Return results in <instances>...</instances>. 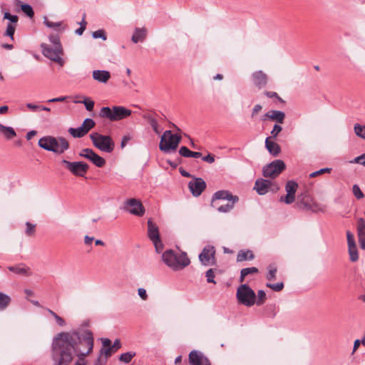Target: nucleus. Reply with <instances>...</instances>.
Instances as JSON below:
<instances>
[{
	"label": "nucleus",
	"instance_id": "aec40b11",
	"mask_svg": "<svg viewBox=\"0 0 365 365\" xmlns=\"http://www.w3.org/2000/svg\"><path fill=\"white\" fill-rule=\"evenodd\" d=\"M252 80L255 86L261 89L267 83V76L262 71H257L252 74Z\"/></svg>",
	"mask_w": 365,
	"mask_h": 365
},
{
	"label": "nucleus",
	"instance_id": "c85d7f7f",
	"mask_svg": "<svg viewBox=\"0 0 365 365\" xmlns=\"http://www.w3.org/2000/svg\"><path fill=\"white\" fill-rule=\"evenodd\" d=\"M179 154L185 158H200L202 156V153L200 152H193L190 150L187 147L182 146L179 150Z\"/></svg>",
	"mask_w": 365,
	"mask_h": 365
},
{
	"label": "nucleus",
	"instance_id": "c03bdc74",
	"mask_svg": "<svg viewBox=\"0 0 365 365\" xmlns=\"http://www.w3.org/2000/svg\"><path fill=\"white\" fill-rule=\"evenodd\" d=\"M47 311L53 317V318L55 319L56 323L58 325H59L60 327H63L65 326L66 324V322L64 321V319L61 317L60 316H58L56 313H55L53 311H52L51 309H47Z\"/></svg>",
	"mask_w": 365,
	"mask_h": 365
},
{
	"label": "nucleus",
	"instance_id": "7c9ffc66",
	"mask_svg": "<svg viewBox=\"0 0 365 365\" xmlns=\"http://www.w3.org/2000/svg\"><path fill=\"white\" fill-rule=\"evenodd\" d=\"M255 257L251 250H240L237 255V262H243L246 260H252Z\"/></svg>",
	"mask_w": 365,
	"mask_h": 365
},
{
	"label": "nucleus",
	"instance_id": "603ef678",
	"mask_svg": "<svg viewBox=\"0 0 365 365\" xmlns=\"http://www.w3.org/2000/svg\"><path fill=\"white\" fill-rule=\"evenodd\" d=\"M331 170V168H322L319 170H317L315 172H313L312 173L309 174V178H315L319 175H322V174H324V173H329Z\"/></svg>",
	"mask_w": 365,
	"mask_h": 365
},
{
	"label": "nucleus",
	"instance_id": "052dcab7",
	"mask_svg": "<svg viewBox=\"0 0 365 365\" xmlns=\"http://www.w3.org/2000/svg\"><path fill=\"white\" fill-rule=\"evenodd\" d=\"M264 95L267 96L268 98H276L278 99L279 102L283 103L284 101L278 96V94L276 92L273 91H265Z\"/></svg>",
	"mask_w": 365,
	"mask_h": 365
},
{
	"label": "nucleus",
	"instance_id": "ea45409f",
	"mask_svg": "<svg viewBox=\"0 0 365 365\" xmlns=\"http://www.w3.org/2000/svg\"><path fill=\"white\" fill-rule=\"evenodd\" d=\"M113 347H108V348H101L99 352V356L101 358H103V359H106L112 355L113 353Z\"/></svg>",
	"mask_w": 365,
	"mask_h": 365
},
{
	"label": "nucleus",
	"instance_id": "a19ab883",
	"mask_svg": "<svg viewBox=\"0 0 365 365\" xmlns=\"http://www.w3.org/2000/svg\"><path fill=\"white\" fill-rule=\"evenodd\" d=\"M235 203L236 202H234L233 201H228L227 204L221 205L219 207H217V211L223 213L229 212L234 208Z\"/></svg>",
	"mask_w": 365,
	"mask_h": 365
},
{
	"label": "nucleus",
	"instance_id": "c756f323",
	"mask_svg": "<svg viewBox=\"0 0 365 365\" xmlns=\"http://www.w3.org/2000/svg\"><path fill=\"white\" fill-rule=\"evenodd\" d=\"M11 302V298L9 295L0 292V312L6 310Z\"/></svg>",
	"mask_w": 365,
	"mask_h": 365
},
{
	"label": "nucleus",
	"instance_id": "f8f14e48",
	"mask_svg": "<svg viewBox=\"0 0 365 365\" xmlns=\"http://www.w3.org/2000/svg\"><path fill=\"white\" fill-rule=\"evenodd\" d=\"M123 210L139 217L143 216L145 212L142 202L135 198H130L126 200L123 205Z\"/></svg>",
	"mask_w": 365,
	"mask_h": 365
},
{
	"label": "nucleus",
	"instance_id": "4468645a",
	"mask_svg": "<svg viewBox=\"0 0 365 365\" xmlns=\"http://www.w3.org/2000/svg\"><path fill=\"white\" fill-rule=\"evenodd\" d=\"M81 157L85 158L87 160H90L93 164H94L98 168H102L106 164V160L96 153L91 148H84L79 153Z\"/></svg>",
	"mask_w": 365,
	"mask_h": 365
},
{
	"label": "nucleus",
	"instance_id": "2f4dec72",
	"mask_svg": "<svg viewBox=\"0 0 365 365\" xmlns=\"http://www.w3.org/2000/svg\"><path fill=\"white\" fill-rule=\"evenodd\" d=\"M0 133H2L6 139H11L16 135L14 129L12 127L5 126L0 124Z\"/></svg>",
	"mask_w": 365,
	"mask_h": 365
},
{
	"label": "nucleus",
	"instance_id": "3c124183",
	"mask_svg": "<svg viewBox=\"0 0 365 365\" xmlns=\"http://www.w3.org/2000/svg\"><path fill=\"white\" fill-rule=\"evenodd\" d=\"M266 298V294L263 290H259L257 292V300H256L255 303L257 305H262L264 304Z\"/></svg>",
	"mask_w": 365,
	"mask_h": 365
},
{
	"label": "nucleus",
	"instance_id": "79ce46f5",
	"mask_svg": "<svg viewBox=\"0 0 365 365\" xmlns=\"http://www.w3.org/2000/svg\"><path fill=\"white\" fill-rule=\"evenodd\" d=\"M358 236H365V220L361 217L357 220Z\"/></svg>",
	"mask_w": 365,
	"mask_h": 365
},
{
	"label": "nucleus",
	"instance_id": "f3484780",
	"mask_svg": "<svg viewBox=\"0 0 365 365\" xmlns=\"http://www.w3.org/2000/svg\"><path fill=\"white\" fill-rule=\"evenodd\" d=\"M189 363L190 365H211L208 358L197 350H192L189 354Z\"/></svg>",
	"mask_w": 365,
	"mask_h": 365
},
{
	"label": "nucleus",
	"instance_id": "9b49d317",
	"mask_svg": "<svg viewBox=\"0 0 365 365\" xmlns=\"http://www.w3.org/2000/svg\"><path fill=\"white\" fill-rule=\"evenodd\" d=\"M96 125L95 121L91 118H86L82 125L76 128H70L68 133L73 137L81 138L85 136L90 130H91Z\"/></svg>",
	"mask_w": 365,
	"mask_h": 365
},
{
	"label": "nucleus",
	"instance_id": "0eeeda50",
	"mask_svg": "<svg viewBox=\"0 0 365 365\" xmlns=\"http://www.w3.org/2000/svg\"><path fill=\"white\" fill-rule=\"evenodd\" d=\"M93 145L102 152L110 153L115 148V143L110 135L93 133L90 135Z\"/></svg>",
	"mask_w": 365,
	"mask_h": 365
},
{
	"label": "nucleus",
	"instance_id": "423d86ee",
	"mask_svg": "<svg viewBox=\"0 0 365 365\" xmlns=\"http://www.w3.org/2000/svg\"><path fill=\"white\" fill-rule=\"evenodd\" d=\"M181 140V135L173 134L171 130H165L161 136L159 149L165 153H169L178 148Z\"/></svg>",
	"mask_w": 365,
	"mask_h": 365
},
{
	"label": "nucleus",
	"instance_id": "39448f33",
	"mask_svg": "<svg viewBox=\"0 0 365 365\" xmlns=\"http://www.w3.org/2000/svg\"><path fill=\"white\" fill-rule=\"evenodd\" d=\"M132 111L123 106L103 107L99 112L101 118H107L110 121H118L131 115Z\"/></svg>",
	"mask_w": 365,
	"mask_h": 365
},
{
	"label": "nucleus",
	"instance_id": "680f3d73",
	"mask_svg": "<svg viewBox=\"0 0 365 365\" xmlns=\"http://www.w3.org/2000/svg\"><path fill=\"white\" fill-rule=\"evenodd\" d=\"M138 294L142 299L146 300L148 299V294L144 288H139L138 289Z\"/></svg>",
	"mask_w": 365,
	"mask_h": 365
},
{
	"label": "nucleus",
	"instance_id": "c9c22d12",
	"mask_svg": "<svg viewBox=\"0 0 365 365\" xmlns=\"http://www.w3.org/2000/svg\"><path fill=\"white\" fill-rule=\"evenodd\" d=\"M16 26H17V24L8 23L4 35L5 36H9L11 40H14V35Z\"/></svg>",
	"mask_w": 365,
	"mask_h": 365
},
{
	"label": "nucleus",
	"instance_id": "b1692460",
	"mask_svg": "<svg viewBox=\"0 0 365 365\" xmlns=\"http://www.w3.org/2000/svg\"><path fill=\"white\" fill-rule=\"evenodd\" d=\"M148 235L151 241L160 238L158 227L150 219L148 221Z\"/></svg>",
	"mask_w": 365,
	"mask_h": 365
},
{
	"label": "nucleus",
	"instance_id": "393cba45",
	"mask_svg": "<svg viewBox=\"0 0 365 365\" xmlns=\"http://www.w3.org/2000/svg\"><path fill=\"white\" fill-rule=\"evenodd\" d=\"M148 31L146 28H135L131 40L133 43H137L139 41H143L147 36Z\"/></svg>",
	"mask_w": 365,
	"mask_h": 365
},
{
	"label": "nucleus",
	"instance_id": "1a4fd4ad",
	"mask_svg": "<svg viewBox=\"0 0 365 365\" xmlns=\"http://www.w3.org/2000/svg\"><path fill=\"white\" fill-rule=\"evenodd\" d=\"M73 175L83 177L89 169L88 165L83 161L70 162L63 159L61 162Z\"/></svg>",
	"mask_w": 365,
	"mask_h": 365
},
{
	"label": "nucleus",
	"instance_id": "13d9d810",
	"mask_svg": "<svg viewBox=\"0 0 365 365\" xmlns=\"http://www.w3.org/2000/svg\"><path fill=\"white\" fill-rule=\"evenodd\" d=\"M153 245H155V250L158 253H160L163 249V245L160 240V238H158V240L152 241Z\"/></svg>",
	"mask_w": 365,
	"mask_h": 365
},
{
	"label": "nucleus",
	"instance_id": "ddd939ff",
	"mask_svg": "<svg viewBox=\"0 0 365 365\" xmlns=\"http://www.w3.org/2000/svg\"><path fill=\"white\" fill-rule=\"evenodd\" d=\"M199 259L202 264L210 266L215 264V249L212 245H206L199 255Z\"/></svg>",
	"mask_w": 365,
	"mask_h": 365
},
{
	"label": "nucleus",
	"instance_id": "8fccbe9b",
	"mask_svg": "<svg viewBox=\"0 0 365 365\" xmlns=\"http://www.w3.org/2000/svg\"><path fill=\"white\" fill-rule=\"evenodd\" d=\"M266 286L275 292H279L284 288L283 282H278L276 284L267 283Z\"/></svg>",
	"mask_w": 365,
	"mask_h": 365
},
{
	"label": "nucleus",
	"instance_id": "e433bc0d",
	"mask_svg": "<svg viewBox=\"0 0 365 365\" xmlns=\"http://www.w3.org/2000/svg\"><path fill=\"white\" fill-rule=\"evenodd\" d=\"M135 356V352L128 351L120 355L119 360L125 364L130 363Z\"/></svg>",
	"mask_w": 365,
	"mask_h": 365
},
{
	"label": "nucleus",
	"instance_id": "4be33fe9",
	"mask_svg": "<svg viewBox=\"0 0 365 365\" xmlns=\"http://www.w3.org/2000/svg\"><path fill=\"white\" fill-rule=\"evenodd\" d=\"M271 185L270 180L260 178L255 181L254 189L259 195H262L268 192Z\"/></svg>",
	"mask_w": 365,
	"mask_h": 365
},
{
	"label": "nucleus",
	"instance_id": "dca6fc26",
	"mask_svg": "<svg viewBox=\"0 0 365 365\" xmlns=\"http://www.w3.org/2000/svg\"><path fill=\"white\" fill-rule=\"evenodd\" d=\"M206 182L201 178H194L189 182L188 187L194 197H199L206 188Z\"/></svg>",
	"mask_w": 365,
	"mask_h": 365
},
{
	"label": "nucleus",
	"instance_id": "a878e982",
	"mask_svg": "<svg viewBox=\"0 0 365 365\" xmlns=\"http://www.w3.org/2000/svg\"><path fill=\"white\" fill-rule=\"evenodd\" d=\"M265 147L269 153L273 156H277L281 151L280 146L275 142L270 140V138H267L265 140Z\"/></svg>",
	"mask_w": 365,
	"mask_h": 365
},
{
	"label": "nucleus",
	"instance_id": "a211bd4d",
	"mask_svg": "<svg viewBox=\"0 0 365 365\" xmlns=\"http://www.w3.org/2000/svg\"><path fill=\"white\" fill-rule=\"evenodd\" d=\"M285 116V113L283 111L277 110H270L264 115L263 118H262V120L264 121L267 119H269L271 120H274L279 124H282L284 123Z\"/></svg>",
	"mask_w": 365,
	"mask_h": 365
},
{
	"label": "nucleus",
	"instance_id": "bf43d9fd",
	"mask_svg": "<svg viewBox=\"0 0 365 365\" xmlns=\"http://www.w3.org/2000/svg\"><path fill=\"white\" fill-rule=\"evenodd\" d=\"M346 237L348 246H352L356 245L354 235L350 231L346 232Z\"/></svg>",
	"mask_w": 365,
	"mask_h": 365
},
{
	"label": "nucleus",
	"instance_id": "338daca9",
	"mask_svg": "<svg viewBox=\"0 0 365 365\" xmlns=\"http://www.w3.org/2000/svg\"><path fill=\"white\" fill-rule=\"evenodd\" d=\"M262 107L259 104H257L254 106L252 111V116H254L256 115L258 112H259L262 110Z\"/></svg>",
	"mask_w": 365,
	"mask_h": 365
},
{
	"label": "nucleus",
	"instance_id": "20e7f679",
	"mask_svg": "<svg viewBox=\"0 0 365 365\" xmlns=\"http://www.w3.org/2000/svg\"><path fill=\"white\" fill-rule=\"evenodd\" d=\"M38 145L40 148L54 153L61 154L69 148L68 140L63 138L48 135L41 138Z\"/></svg>",
	"mask_w": 365,
	"mask_h": 365
},
{
	"label": "nucleus",
	"instance_id": "774afa93",
	"mask_svg": "<svg viewBox=\"0 0 365 365\" xmlns=\"http://www.w3.org/2000/svg\"><path fill=\"white\" fill-rule=\"evenodd\" d=\"M360 247L365 250V236H358Z\"/></svg>",
	"mask_w": 365,
	"mask_h": 365
},
{
	"label": "nucleus",
	"instance_id": "7ed1b4c3",
	"mask_svg": "<svg viewBox=\"0 0 365 365\" xmlns=\"http://www.w3.org/2000/svg\"><path fill=\"white\" fill-rule=\"evenodd\" d=\"M163 262L172 270H182L190 264V260L185 252H176L167 250L162 255Z\"/></svg>",
	"mask_w": 365,
	"mask_h": 365
},
{
	"label": "nucleus",
	"instance_id": "4c0bfd02",
	"mask_svg": "<svg viewBox=\"0 0 365 365\" xmlns=\"http://www.w3.org/2000/svg\"><path fill=\"white\" fill-rule=\"evenodd\" d=\"M349 247V255L350 257V260L351 262H356L359 259V254L356 247V245L352 246H348Z\"/></svg>",
	"mask_w": 365,
	"mask_h": 365
},
{
	"label": "nucleus",
	"instance_id": "9d476101",
	"mask_svg": "<svg viewBox=\"0 0 365 365\" xmlns=\"http://www.w3.org/2000/svg\"><path fill=\"white\" fill-rule=\"evenodd\" d=\"M286 168V165L282 160H274L269 164L263 168V175L265 178H275Z\"/></svg>",
	"mask_w": 365,
	"mask_h": 365
},
{
	"label": "nucleus",
	"instance_id": "2eb2a0df",
	"mask_svg": "<svg viewBox=\"0 0 365 365\" xmlns=\"http://www.w3.org/2000/svg\"><path fill=\"white\" fill-rule=\"evenodd\" d=\"M298 187V184L293 181L289 180L285 185V190L287 195L280 197V201L285 202L287 205L292 204L295 200V194Z\"/></svg>",
	"mask_w": 365,
	"mask_h": 365
},
{
	"label": "nucleus",
	"instance_id": "cd10ccee",
	"mask_svg": "<svg viewBox=\"0 0 365 365\" xmlns=\"http://www.w3.org/2000/svg\"><path fill=\"white\" fill-rule=\"evenodd\" d=\"M43 24L46 26L50 29H53L56 31H63L66 29V26H63L62 21L52 22L48 20L47 16L43 17Z\"/></svg>",
	"mask_w": 365,
	"mask_h": 365
},
{
	"label": "nucleus",
	"instance_id": "bb28decb",
	"mask_svg": "<svg viewBox=\"0 0 365 365\" xmlns=\"http://www.w3.org/2000/svg\"><path fill=\"white\" fill-rule=\"evenodd\" d=\"M8 269L20 275L29 276L31 274L29 272L30 269L23 264L8 267Z\"/></svg>",
	"mask_w": 365,
	"mask_h": 365
},
{
	"label": "nucleus",
	"instance_id": "72a5a7b5",
	"mask_svg": "<svg viewBox=\"0 0 365 365\" xmlns=\"http://www.w3.org/2000/svg\"><path fill=\"white\" fill-rule=\"evenodd\" d=\"M16 5L21 6V11L29 18H33L34 16V11L31 5L27 4H23L21 1L17 0Z\"/></svg>",
	"mask_w": 365,
	"mask_h": 365
},
{
	"label": "nucleus",
	"instance_id": "412c9836",
	"mask_svg": "<svg viewBox=\"0 0 365 365\" xmlns=\"http://www.w3.org/2000/svg\"><path fill=\"white\" fill-rule=\"evenodd\" d=\"M217 200H227L228 201H233L234 202H237L239 201V197L237 195H233L228 190H218L215 192L212 197V202H213Z\"/></svg>",
	"mask_w": 365,
	"mask_h": 365
},
{
	"label": "nucleus",
	"instance_id": "37998d69",
	"mask_svg": "<svg viewBox=\"0 0 365 365\" xmlns=\"http://www.w3.org/2000/svg\"><path fill=\"white\" fill-rule=\"evenodd\" d=\"M268 273L267 274V279L269 281L274 280L276 278V273L277 272V269L275 265L270 264L267 267Z\"/></svg>",
	"mask_w": 365,
	"mask_h": 365
},
{
	"label": "nucleus",
	"instance_id": "f03ea898",
	"mask_svg": "<svg viewBox=\"0 0 365 365\" xmlns=\"http://www.w3.org/2000/svg\"><path fill=\"white\" fill-rule=\"evenodd\" d=\"M48 40L52 46L42 43L41 44L42 54L46 58L63 66L64 61L61 56L63 54V49L61 43L60 36L58 34H51L48 36Z\"/></svg>",
	"mask_w": 365,
	"mask_h": 365
},
{
	"label": "nucleus",
	"instance_id": "6e6d98bb",
	"mask_svg": "<svg viewBox=\"0 0 365 365\" xmlns=\"http://www.w3.org/2000/svg\"><path fill=\"white\" fill-rule=\"evenodd\" d=\"M80 103L84 104L85 108L88 111H91L93 109L94 101L89 98H85L83 101H80Z\"/></svg>",
	"mask_w": 365,
	"mask_h": 365
},
{
	"label": "nucleus",
	"instance_id": "f257e3e1",
	"mask_svg": "<svg viewBox=\"0 0 365 365\" xmlns=\"http://www.w3.org/2000/svg\"><path fill=\"white\" fill-rule=\"evenodd\" d=\"M93 349V337L90 331L83 334L77 331L58 333L52 343V359L55 365H68L75 354L79 361L74 365H85V357Z\"/></svg>",
	"mask_w": 365,
	"mask_h": 365
},
{
	"label": "nucleus",
	"instance_id": "0e129e2a",
	"mask_svg": "<svg viewBox=\"0 0 365 365\" xmlns=\"http://www.w3.org/2000/svg\"><path fill=\"white\" fill-rule=\"evenodd\" d=\"M202 160L205 162L212 163L215 162V155L209 153L207 155L202 157Z\"/></svg>",
	"mask_w": 365,
	"mask_h": 365
},
{
	"label": "nucleus",
	"instance_id": "4d7b16f0",
	"mask_svg": "<svg viewBox=\"0 0 365 365\" xmlns=\"http://www.w3.org/2000/svg\"><path fill=\"white\" fill-rule=\"evenodd\" d=\"M351 163H360L365 166V153L350 161Z\"/></svg>",
	"mask_w": 365,
	"mask_h": 365
},
{
	"label": "nucleus",
	"instance_id": "09e8293b",
	"mask_svg": "<svg viewBox=\"0 0 365 365\" xmlns=\"http://www.w3.org/2000/svg\"><path fill=\"white\" fill-rule=\"evenodd\" d=\"M205 277L207 278V282L208 283H213L216 284V282L215 281V272L212 269H209L205 274Z\"/></svg>",
	"mask_w": 365,
	"mask_h": 365
},
{
	"label": "nucleus",
	"instance_id": "49530a36",
	"mask_svg": "<svg viewBox=\"0 0 365 365\" xmlns=\"http://www.w3.org/2000/svg\"><path fill=\"white\" fill-rule=\"evenodd\" d=\"M352 192L357 200L362 199L364 197L363 192L361 190L359 186L356 184L353 185Z\"/></svg>",
	"mask_w": 365,
	"mask_h": 365
},
{
	"label": "nucleus",
	"instance_id": "69168bd1",
	"mask_svg": "<svg viewBox=\"0 0 365 365\" xmlns=\"http://www.w3.org/2000/svg\"><path fill=\"white\" fill-rule=\"evenodd\" d=\"M106 359H103V358H101V356H98L96 360L94 361L93 365H106Z\"/></svg>",
	"mask_w": 365,
	"mask_h": 365
},
{
	"label": "nucleus",
	"instance_id": "58836bf2",
	"mask_svg": "<svg viewBox=\"0 0 365 365\" xmlns=\"http://www.w3.org/2000/svg\"><path fill=\"white\" fill-rule=\"evenodd\" d=\"M355 134L362 138L365 139V125H361L359 123H356L354 127Z\"/></svg>",
	"mask_w": 365,
	"mask_h": 365
},
{
	"label": "nucleus",
	"instance_id": "864d4df0",
	"mask_svg": "<svg viewBox=\"0 0 365 365\" xmlns=\"http://www.w3.org/2000/svg\"><path fill=\"white\" fill-rule=\"evenodd\" d=\"M282 130V126L280 125L275 124L270 132L271 136L269 138H276Z\"/></svg>",
	"mask_w": 365,
	"mask_h": 365
},
{
	"label": "nucleus",
	"instance_id": "6ab92c4d",
	"mask_svg": "<svg viewBox=\"0 0 365 365\" xmlns=\"http://www.w3.org/2000/svg\"><path fill=\"white\" fill-rule=\"evenodd\" d=\"M296 207L299 210H312V199L307 192H304L298 196Z\"/></svg>",
	"mask_w": 365,
	"mask_h": 365
},
{
	"label": "nucleus",
	"instance_id": "e2e57ef3",
	"mask_svg": "<svg viewBox=\"0 0 365 365\" xmlns=\"http://www.w3.org/2000/svg\"><path fill=\"white\" fill-rule=\"evenodd\" d=\"M68 98V96H60L57 98H53L47 101V103H56V102H63Z\"/></svg>",
	"mask_w": 365,
	"mask_h": 365
},
{
	"label": "nucleus",
	"instance_id": "f704fd0d",
	"mask_svg": "<svg viewBox=\"0 0 365 365\" xmlns=\"http://www.w3.org/2000/svg\"><path fill=\"white\" fill-rule=\"evenodd\" d=\"M258 272V269L257 267H247L241 269L240 276V282H243L245 277L248 274H255Z\"/></svg>",
	"mask_w": 365,
	"mask_h": 365
},
{
	"label": "nucleus",
	"instance_id": "5701e85b",
	"mask_svg": "<svg viewBox=\"0 0 365 365\" xmlns=\"http://www.w3.org/2000/svg\"><path fill=\"white\" fill-rule=\"evenodd\" d=\"M93 78L102 83H106L110 78V73L106 70H94L92 73Z\"/></svg>",
	"mask_w": 365,
	"mask_h": 365
},
{
	"label": "nucleus",
	"instance_id": "de8ad7c7",
	"mask_svg": "<svg viewBox=\"0 0 365 365\" xmlns=\"http://www.w3.org/2000/svg\"><path fill=\"white\" fill-rule=\"evenodd\" d=\"M26 230L25 233L28 236H32L34 235L36 231V225L31 223L30 222H26Z\"/></svg>",
	"mask_w": 365,
	"mask_h": 365
},
{
	"label": "nucleus",
	"instance_id": "6e6552de",
	"mask_svg": "<svg viewBox=\"0 0 365 365\" xmlns=\"http://www.w3.org/2000/svg\"><path fill=\"white\" fill-rule=\"evenodd\" d=\"M237 299L238 302L247 307H251L256 302L255 292L246 284H241L237 290Z\"/></svg>",
	"mask_w": 365,
	"mask_h": 365
},
{
	"label": "nucleus",
	"instance_id": "5fc2aeb1",
	"mask_svg": "<svg viewBox=\"0 0 365 365\" xmlns=\"http://www.w3.org/2000/svg\"><path fill=\"white\" fill-rule=\"evenodd\" d=\"M92 36L94 38H102L103 41H106L107 38L105 31L102 29L93 32Z\"/></svg>",
	"mask_w": 365,
	"mask_h": 365
},
{
	"label": "nucleus",
	"instance_id": "a18cd8bd",
	"mask_svg": "<svg viewBox=\"0 0 365 365\" xmlns=\"http://www.w3.org/2000/svg\"><path fill=\"white\" fill-rule=\"evenodd\" d=\"M4 19H7L9 23L17 24L19 16L16 15H12L9 12L6 11L4 14Z\"/></svg>",
	"mask_w": 365,
	"mask_h": 365
},
{
	"label": "nucleus",
	"instance_id": "473e14b6",
	"mask_svg": "<svg viewBox=\"0 0 365 365\" xmlns=\"http://www.w3.org/2000/svg\"><path fill=\"white\" fill-rule=\"evenodd\" d=\"M143 118L148 120V123L150 125L151 128H153V131L156 134H159V125L158 120L150 114H144Z\"/></svg>",
	"mask_w": 365,
	"mask_h": 365
}]
</instances>
